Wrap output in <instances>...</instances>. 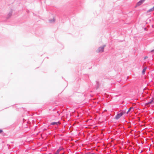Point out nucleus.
I'll use <instances>...</instances> for the list:
<instances>
[{
	"label": "nucleus",
	"instance_id": "7ed1b4c3",
	"mask_svg": "<svg viewBox=\"0 0 154 154\" xmlns=\"http://www.w3.org/2000/svg\"><path fill=\"white\" fill-rule=\"evenodd\" d=\"M64 149L62 147H60L57 150V151L56 152V154H58L60 152V151L63 150Z\"/></svg>",
	"mask_w": 154,
	"mask_h": 154
},
{
	"label": "nucleus",
	"instance_id": "6e6552de",
	"mask_svg": "<svg viewBox=\"0 0 154 154\" xmlns=\"http://www.w3.org/2000/svg\"><path fill=\"white\" fill-rule=\"evenodd\" d=\"M143 3L141 2V1H140L137 4V6H139L141 5Z\"/></svg>",
	"mask_w": 154,
	"mask_h": 154
},
{
	"label": "nucleus",
	"instance_id": "f8f14e48",
	"mask_svg": "<svg viewBox=\"0 0 154 154\" xmlns=\"http://www.w3.org/2000/svg\"><path fill=\"white\" fill-rule=\"evenodd\" d=\"M151 52H152V53L154 52V49L152 50H151Z\"/></svg>",
	"mask_w": 154,
	"mask_h": 154
},
{
	"label": "nucleus",
	"instance_id": "9d476101",
	"mask_svg": "<svg viewBox=\"0 0 154 154\" xmlns=\"http://www.w3.org/2000/svg\"><path fill=\"white\" fill-rule=\"evenodd\" d=\"M55 21V20L54 19V18H53V19H52V20H49V21L51 23H52L53 22H54Z\"/></svg>",
	"mask_w": 154,
	"mask_h": 154
},
{
	"label": "nucleus",
	"instance_id": "423d86ee",
	"mask_svg": "<svg viewBox=\"0 0 154 154\" xmlns=\"http://www.w3.org/2000/svg\"><path fill=\"white\" fill-rule=\"evenodd\" d=\"M12 10H11L8 14L7 16V18H8L9 17H10L12 15Z\"/></svg>",
	"mask_w": 154,
	"mask_h": 154
},
{
	"label": "nucleus",
	"instance_id": "2eb2a0df",
	"mask_svg": "<svg viewBox=\"0 0 154 154\" xmlns=\"http://www.w3.org/2000/svg\"><path fill=\"white\" fill-rule=\"evenodd\" d=\"M148 57H147V56H145V57H144V59H146V58H148Z\"/></svg>",
	"mask_w": 154,
	"mask_h": 154
},
{
	"label": "nucleus",
	"instance_id": "1a4fd4ad",
	"mask_svg": "<svg viewBox=\"0 0 154 154\" xmlns=\"http://www.w3.org/2000/svg\"><path fill=\"white\" fill-rule=\"evenodd\" d=\"M154 10V6H153V8L149 9L148 11L149 12H151V11H152Z\"/></svg>",
	"mask_w": 154,
	"mask_h": 154
},
{
	"label": "nucleus",
	"instance_id": "9b49d317",
	"mask_svg": "<svg viewBox=\"0 0 154 154\" xmlns=\"http://www.w3.org/2000/svg\"><path fill=\"white\" fill-rule=\"evenodd\" d=\"M132 109H133V108L131 107H130V108H129L128 110V111H127V114H128L129 112Z\"/></svg>",
	"mask_w": 154,
	"mask_h": 154
},
{
	"label": "nucleus",
	"instance_id": "39448f33",
	"mask_svg": "<svg viewBox=\"0 0 154 154\" xmlns=\"http://www.w3.org/2000/svg\"><path fill=\"white\" fill-rule=\"evenodd\" d=\"M60 124V123L59 122H51L50 124L51 125H58Z\"/></svg>",
	"mask_w": 154,
	"mask_h": 154
},
{
	"label": "nucleus",
	"instance_id": "ddd939ff",
	"mask_svg": "<svg viewBox=\"0 0 154 154\" xmlns=\"http://www.w3.org/2000/svg\"><path fill=\"white\" fill-rule=\"evenodd\" d=\"M3 132V131L2 129H0V133H1Z\"/></svg>",
	"mask_w": 154,
	"mask_h": 154
},
{
	"label": "nucleus",
	"instance_id": "20e7f679",
	"mask_svg": "<svg viewBox=\"0 0 154 154\" xmlns=\"http://www.w3.org/2000/svg\"><path fill=\"white\" fill-rule=\"evenodd\" d=\"M153 100V98H152L150 100L148 101L147 103H146V105L151 104Z\"/></svg>",
	"mask_w": 154,
	"mask_h": 154
},
{
	"label": "nucleus",
	"instance_id": "4468645a",
	"mask_svg": "<svg viewBox=\"0 0 154 154\" xmlns=\"http://www.w3.org/2000/svg\"><path fill=\"white\" fill-rule=\"evenodd\" d=\"M143 3L146 0H140Z\"/></svg>",
	"mask_w": 154,
	"mask_h": 154
},
{
	"label": "nucleus",
	"instance_id": "f03ea898",
	"mask_svg": "<svg viewBox=\"0 0 154 154\" xmlns=\"http://www.w3.org/2000/svg\"><path fill=\"white\" fill-rule=\"evenodd\" d=\"M106 46V45H103V46L99 47L97 50V52H102L104 51V48Z\"/></svg>",
	"mask_w": 154,
	"mask_h": 154
},
{
	"label": "nucleus",
	"instance_id": "0eeeda50",
	"mask_svg": "<svg viewBox=\"0 0 154 154\" xmlns=\"http://www.w3.org/2000/svg\"><path fill=\"white\" fill-rule=\"evenodd\" d=\"M147 69V67H145L143 69V71H142V73L143 75H144L145 74V71Z\"/></svg>",
	"mask_w": 154,
	"mask_h": 154
},
{
	"label": "nucleus",
	"instance_id": "f257e3e1",
	"mask_svg": "<svg viewBox=\"0 0 154 154\" xmlns=\"http://www.w3.org/2000/svg\"><path fill=\"white\" fill-rule=\"evenodd\" d=\"M125 111H122L120 113H118L117 115L115 116V119H119L121 116L124 114H125Z\"/></svg>",
	"mask_w": 154,
	"mask_h": 154
}]
</instances>
